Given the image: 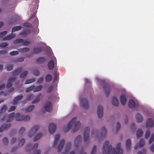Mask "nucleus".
Returning <instances> with one entry per match:
<instances>
[{
	"label": "nucleus",
	"mask_w": 154,
	"mask_h": 154,
	"mask_svg": "<svg viewBox=\"0 0 154 154\" xmlns=\"http://www.w3.org/2000/svg\"><path fill=\"white\" fill-rule=\"evenodd\" d=\"M109 142L106 141L104 143L103 147V154H123V150L120 148L121 144L118 143L116 145V148H112V146L109 145Z\"/></svg>",
	"instance_id": "f257e3e1"
},
{
	"label": "nucleus",
	"mask_w": 154,
	"mask_h": 154,
	"mask_svg": "<svg viewBox=\"0 0 154 154\" xmlns=\"http://www.w3.org/2000/svg\"><path fill=\"white\" fill-rule=\"evenodd\" d=\"M77 118L74 117L70 121L67 125V128L66 131H68L72 127H73V131H75L79 129L81 126V124L79 122H76Z\"/></svg>",
	"instance_id": "f03ea898"
},
{
	"label": "nucleus",
	"mask_w": 154,
	"mask_h": 154,
	"mask_svg": "<svg viewBox=\"0 0 154 154\" xmlns=\"http://www.w3.org/2000/svg\"><path fill=\"white\" fill-rule=\"evenodd\" d=\"M15 118V120L18 121H26L30 119V117L29 116H20V114L19 113H17L16 114Z\"/></svg>",
	"instance_id": "7ed1b4c3"
},
{
	"label": "nucleus",
	"mask_w": 154,
	"mask_h": 154,
	"mask_svg": "<svg viewBox=\"0 0 154 154\" xmlns=\"http://www.w3.org/2000/svg\"><path fill=\"white\" fill-rule=\"evenodd\" d=\"M90 129L89 127H87L85 128L84 130V141L85 142H87L88 141Z\"/></svg>",
	"instance_id": "20e7f679"
},
{
	"label": "nucleus",
	"mask_w": 154,
	"mask_h": 154,
	"mask_svg": "<svg viewBox=\"0 0 154 154\" xmlns=\"http://www.w3.org/2000/svg\"><path fill=\"white\" fill-rule=\"evenodd\" d=\"M39 128V127L37 125L33 126L28 134V137H32L38 130Z\"/></svg>",
	"instance_id": "39448f33"
},
{
	"label": "nucleus",
	"mask_w": 154,
	"mask_h": 154,
	"mask_svg": "<svg viewBox=\"0 0 154 154\" xmlns=\"http://www.w3.org/2000/svg\"><path fill=\"white\" fill-rule=\"evenodd\" d=\"M45 110L48 112H51L52 110L53 106L51 102H47L44 107Z\"/></svg>",
	"instance_id": "423d86ee"
},
{
	"label": "nucleus",
	"mask_w": 154,
	"mask_h": 154,
	"mask_svg": "<svg viewBox=\"0 0 154 154\" xmlns=\"http://www.w3.org/2000/svg\"><path fill=\"white\" fill-rule=\"evenodd\" d=\"M81 104L82 105L83 108L87 109L88 108V103L87 99L85 98H82L80 100Z\"/></svg>",
	"instance_id": "0eeeda50"
},
{
	"label": "nucleus",
	"mask_w": 154,
	"mask_h": 154,
	"mask_svg": "<svg viewBox=\"0 0 154 154\" xmlns=\"http://www.w3.org/2000/svg\"><path fill=\"white\" fill-rule=\"evenodd\" d=\"M82 140V137L81 135L77 136L75 139L74 146L76 148L79 147Z\"/></svg>",
	"instance_id": "6e6552de"
},
{
	"label": "nucleus",
	"mask_w": 154,
	"mask_h": 154,
	"mask_svg": "<svg viewBox=\"0 0 154 154\" xmlns=\"http://www.w3.org/2000/svg\"><path fill=\"white\" fill-rule=\"evenodd\" d=\"M103 88L105 92L106 95L108 96L110 91V86L107 83L104 84Z\"/></svg>",
	"instance_id": "1a4fd4ad"
},
{
	"label": "nucleus",
	"mask_w": 154,
	"mask_h": 154,
	"mask_svg": "<svg viewBox=\"0 0 154 154\" xmlns=\"http://www.w3.org/2000/svg\"><path fill=\"white\" fill-rule=\"evenodd\" d=\"M56 125L53 123H51L49 124L48 127V130L50 134L54 133L56 130Z\"/></svg>",
	"instance_id": "9d476101"
},
{
	"label": "nucleus",
	"mask_w": 154,
	"mask_h": 154,
	"mask_svg": "<svg viewBox=\"0 0 154 154\" xmlns=\"http://www.w3.org/2000/svg\"><path fill=\"white\" fill-rule=\"evenodd\" d=\"M103 108L101 105L98 106L97 109V114L99 118H101L103 116Z\"/></svg>",
	"instance_id": "9b49d317"
},
{
	"label": "nucleus",
	"mask_w": 154,
	"mask_h": 154,
	"mask_svg": "<svg viewBox=\"0 0 154 154\" xmlns=\"http://www.w3.org/2000/svg\"><path fill=\"white\" fill-rule=\"evenodd\" d=\"M11 126V124L10 123L3 124L0 127V132H2L4 130H7Z\"/></svg>",
	"instance_id": "f8f14e48"
},
{
	"label": "nucleus",
	"mask_w": 154,
	"mask_h": 154,
	"mask_svg": "<svg viewBox=\"0 0 154 154\" xmlns=\"http://www.w3.org/2000/svg\"><path fill=\"white\" fill-rule=\"evenodd\" d=\"M146 127H152L154 126V121L151 118L147 119L146 122Z\"/></svg>",
	"instance_id": "ddd939ff"
},
{
	"label": "nucleus",
	"mask_w": 154,
	"mask_h": 154,
	"mask_svg": "<svg viewBox=\"0 0 154 154\" xmlns=\"http://www.w3.org/2000/svg\"><path fill=\"white\" fill-rule=\"evenodd\" d=\"M15 79L16 78L14 77H11L8 79V83L6 85L7 88H9L12 86V83L15 81Z\"/></svg>",
	"instance_id": "4468645a"
},
{
	"label": "nucleus",
	"mask_w": 154,
	"mask_h": 154,
	"mask_svg": "<svg viewBox=\"0 0 154 154\" xmlns=\"http://www.w3.org/2000/svg\"><path fill=\"white\" fill-rule=\"evenodd\" d=\"M65 143L64 139H62L60 142L59 144L57 146V152H61Z\"/></svg>",
	"instance_id": "2eb2a0df"
},
{
	"label": "nucleus",
	"mask_w": 154,
	"mask_h": 154,
	"mask_svg": "<svg viewBox=\"0 0 154 154\" xmlns=\"http://www.w3.org/2000/svg\"><path fill=\"white\" fill-rule=\"evenodd\" d=\"M23 97V95H20L15 97L12 104L14 105H17L18 103V101L19 100H22Z\"/></svg>",
	"instance_id": "dca6fc26"
},
{
	"label": "nucleus",
	"mask_w": 154,
	"mask_h": 154,
	"mask_svg": "<svg viewBox=\"0 0 154 154\" xmlns=\"http://www.w3.org/2000/svg\"><path fill=\"white\" fill-rule=\"evenodd\" d=\"M15 36L14 34L11 33V34H9L8 35L5 36L3 38L2 40L6 41L11 40L14 38Z\"/></svg>",
	"instance_id": "f3484780"
},
{
	"label": "nucleus",
	"mask_w": 154,
	"mask_h": 154,
	"mask_svg": "<svg viewBox=\"0 0 154 154\" xmlns=\"http://www.w3.org/2000/svg\"><path fill=\"white\" fill-rule=\"evenodd\" d=\"M120 101L121 104L122 105H125L126 102V96L125 94H122L120 97Z\"/></svg>",
	"instance_id": "a211bd4d"
},
{
	"label": "nucleus",
	"mask_w": 154,
	"mask_h": 154,
	"mask_svg": "<svg viewBox=\"0 0 154 154\" xmlns=\"http://www.w3.org/2000/svg\"><path fill=\"white\" fill-rule=\"evenodd\" d=\"M22 71V67L19 68L14 70L12 72V74L13 76H16L18 75L19 73H20Z\"/></svg>",
	"instance_id": "6ab92c4d"
},
{
	"label": "nucleus",
	"mask_w": 154,
	"mask_h": 154,
	"mask_svg": "<svg viewBox=\"0 0 154 154\" xmlns=\"http://www.w3.org/2000/svg\"><path fill=\"white\" fill-rule=\"evenodd\" d=\"M136 118L137 122H141L143 120V116L139 113H137L136 115Z\"/></svg>",
	"instance_id": "aec40b11"
},
{
	"label": "nucleus",
	"mask_w": 154,
	"mask_h": 154,
	"mask_svg": "<svg viewBox=\"0 0 154 154\" xmlns=\"http://www.w3.org/2000/svg\"><path fill=\"white\" fill-rule=\"evenodd\" d=\"M46 59L43 57H39L37 58L36 60V62L39 64H42L45 62Z\"/></svg>",
	"instance_id": "412c9836"
},
{
	"label": "nucleus",
	"mask_w": 154,
	"mask_h": 154,
	"mask_svg": "<svg viewBox=\"0 0 154 154\" xmlns=\"http://www.w3.org/2000/svg\"><path fill=\"white\" fill-rule=\"evenodd\" d=\"M128 106L130 108H134L136 105V103L134 101L132 100H130L128 102Z\"/></svg>",
	"instance_id": "4be33fe9"
},
{
	"label": "nucleus",
	"mask_w": 154,
	"mask_h": 154,
	"mask_svg": "<svg viewBox=\"0 0 154 154\" xmlns=\"http://www.w3.org/2000/svg\"><path fill=\"white\" fill-rule=\"evenodd\" d=\"M42 48H34L33 50V53L35 54H38L42 51Z\"/></svg>",
	"instance_id": "5701e85b"
},
{
	"label": "nucleus",
	"mask_w": 154,
	"mask_h": 154,
	"mask_svg": "<svg viewBox=\"0 0 154 154\" xmlns=\"http://www.w3.org/2000/svg\"><path fill=\"white\" fill-rule=\"evenodd\" d=\"M107 132L105 129V127L103 126L102 127L101 133L100 134V136L101 138L105 137Z\"/></svg>",
	"instance_id": "b1692460"
},
{
	"label": "nucleus",
	"mask_w": 154,
	"mask_h": 154,
	"mask_svg": "<svg viewBox=\"0 0 154 154\" xmlns=\"http://www.w3.org/2000/svg\"><path fill=\"white\" fill-rule=\"evenodd\" d=\"M48 69L50 70L53 69L54 67V63L53 60H51L48 63Z\"/></svg>",
	"instance_id": "393cba45"
},
{
	"label": "nucleus",
	"mask_w": 154,
	"mask_h": 154,
	"mask_svg": "<svg viewBox=\"0 0 154 154\" xmlns=\"http://www.w3.org/2000/svg\"><path fill=\"white\" fill-rule=\"evenodd\" d=\"M131 142L130 139H128L126 141V147L128 150H129L131 146Z\"/></svg>",
	"instance_id": "a878e982"
},
{
	"label": "nucleus",
	"mask_w": 154,
	"mask_h": 154,
	"mask_svg": "<svg viewBox=\"0 0 154 154\" xmlns=\"http://www.w3.org/2000/svg\"><path fill=\"white\" fill-rule=\"evenodd\" d=\"M112 103L113 105L116 106H118L119 104L118 100L115 97L112 98Z\"/></svg>",
	"instance_id": "bb28decb"
},
{
	"label": "nucleus",
	"mask_w": 154,
	"mask_h": 154,
	"mask_svg": "<svg viewBox=\"0 0 154 154\" xmlns=\"http://www.w3.org/2000/svg\"><path fill=\"white\" fill-rule=\"evenodd\" d=\"M71 146V144L70 142H69L67 143L66 147V149L65 151L64 152H63L62 153V154H67L68 152V151L70 149Z\"/></svg>",
	"instance_id": "cd10ccee"
},
{
	"label": "nucleus",
	"mask_w": 154,
	"mask_h": 154,
	"mask_svg": "<svg viewBox=\"0 0 154 154\" xmlns=\"http://www.w3.org/2000/svg\"><path fill=\"white\" fill-rule=\"evenodd\" d=\"M41 94H38L35 98V100L32 102V104H35L38 102L40 100Z\"/></svg>",
	"instance_id": "c85d7f7f"
},
{
	"label": "nucleus",
	"mask_w": 154,
	"mask_h": 154,
	"mask_svg": "<svg viewBox=\"0 0 154 154\" xmlns=\"http://www.w3.org/2000/svg\"><path fill=\"white\" fill-rule=\"evenodd\" d=\"M45 79L46 82H50L52 79V76L50 74H48L45 75Z\"/></svg>",
	"instance_id": "c756f323"
},
{
	"label": "nucleus",
	"mask_w": 154,
	"mask_h": 154,
	"mask_svg": "<svg viewBox=\"0 0 154 154\" xmlns=\"http://www.w3.org/2000/svg\"><path fill=\"white\" fill-rule=\"evenodd\" d=\"M60 137V135L57 134L56 135L55 137V140L54 142V146L55 147L57 145V142Z\"/></svg>",
	"instance_id": "7c9ffc66"
},
{
	"label": "nucleus",
	"mask_w": 154,
	"mask_h": 154,
	"mask_svg": "<svg viewBox=\"0 0 154 154\" xmlns=\"http://www.w3.org/2000/svg\"><path fill=\"white\" fill-rule=\"evenodd\" d=\"M22 28L20 26H16L13 27L12 29V33L15 31H18L20 30Z\"/></svg>",
	"instance_id": "2f4dec72"
},
{
	"label": "nucleus",
	"mask_w": 154,
	"mask_h": 154,
	"mask_svg": "<svg viewBox=\"0 0 154 154\" xmlns=\"http://www.w3.org/2000/svg\"><path fill=\"white\" fill-rule=\"evenodd\" d=\"M30 49L28 47H25L20 49L19 51L21 52H26L29 51Z\"/></svg>",
	"instance_id": "473e14b6"
},
{
	"label": "nucleus",
	"mask_w": 154,
	"mask_h": 154,
	"mask_svg": "<svg viewBox=\"0 0 154 154\" xmlns=\"http://www.w3.org/2000/svg\"><path fill=\"white\" fill-rule=\"evenodd\" d=\"M15 114L14 112H12L8 115V119L7 120V122L11 121L13 117L15 116Z\"/></svg>",
	"instance_id": "72a5a7b5"
},
{
	"label": "nucleus",
	"mask_w": 154,
	"mask_h": 154,
	"mask_svg": "<svg viewBox=\"0 0 154 154\" xmlns=\"http://www.w3.org/2000/svg\"><path fill=\"white\" fill-rule=\"evenodd\" d=\"M34 107V105H31L26 109V112H30L32 111Z\"/></svg>",
	"instance_id": "f704fd0d"
},
{
	"label": "nucleus",
	"mask_w": 154,
	"mask_h": 154,
	"mask_svg": "<svg viewBox=\"0 0 154 154\" xmlns=\"http://www.w3.org/2000/svg\"><path fill=\"white\" fill-rule=\"evenodd\" d=\"M28 74L27 71H25L20 75V77L21 78L26 77Z\"/></svg>",
	"instance_id": "c9c22d12"
},
{
	"label": "nucleus",
	"mask_w": 154,
	"mask_h": 154,
	"mask_svg": "<svg viewBox=\"0 0 154 154\" xmlns=\"http://www.w3.org/2000/svg\"><path fill=\"white\" fill-rule=\"evenodd\" d=\"M143 134V131L141 129H138L136 132L137 136L138 137H140L142 136Z\"/></svg>",
	"instance_id": "e433bc0d"
},
{
	"label": "nucleus",
	"mask_w": 154,
	"mask_h": 154,
	"mask_svg": "<svg viewBox=\"0 0 154 154\" xmlns=\"http://www.w3.org/2000/svg\"><path fill=\"white\" fill-rule=\"evenodd\" d=\"M42 88V86L41 85H39L36 87L34 89L33 91L34 92H38L40 91Z\"/></svg>",
	"instance_id": "4c0bfd02"
},
{
	"label": "nucleus",
	"mask_w": 154,
	"mask_h": 154,
	"mask_svg": "<svg viewBox=\"0 0 154 154\" xmlns=\"http://www.w3.org/2000/svg\"><path fill=\"white\" fill-rule=\"evenodd\" d=\"M35 86L34 85H32L30 87L26 88V91L27 93L29 92L30 91H31L34 90Z\"/></svg>",
	"instance_id": "58836bf2"
},
{
	"label": "nucleus",
	"mask_w": 154,
	"mask_h": 154,
	"mask_svg": "<svg viewBox=\"0 0 154 154\" xmlns=\"http://www.w3.org/2000/svg\"><path fill=\"white\" fill-rule=\"evenodd\" d=\"M7 106L6 105H4L0 109V113H4L6 111Z\"/></svg>",
	"instance_id": "ea45409f"
},
{
	"label": "nucleus",
	"mask_w": 154,
	"mask_h": 154,
	"mask_svg": "<svg viewBox=\"0 0 154 154\" xmlns=\"http://www.w3.org/2000/svg\"><path fill=\"white\" fill-rule=\"evenodd\" d=\"M98 135V131H92L91 132V136L92 137H94V135L95 136V137H96V139H97V136Z\"/></svg>",
	"instance_id": "a19ab883"
},
{
	"label": "nucleus",
	"mask_w": 154,
	"mask_h": 154,
	"mask_svg": "<svg viewBox=\"0 0 154 154\" xmlns=\"http://www.w3.org/2000/svg\"><path fill=\"white\" fill-rule=\"evenodd\" d=\"M25 142V139L23 138L21 139L18 143V146L19 147L23 146Z\"/></svg>",
	"instance_id": "79ce46f5"
},
{
	"label": "nucleus",
	"mask_w": 154,
	"mask_h": 154,
	"mask_svg": "<svg viewBox=\"0 0 154 154\" xmlns=\"http://www.w3.org/2000/svg\"><path fill=\"white\" fill-rule=\"evenodd\" d=\"M2 142L4 145L7 146L8 144L9 141L7 138L5 137L3 139Z\"/></svg>",
	"instance_id": "37998d69"
},
{
	"label": "nucleus",
	"mask_w": 154,
	"mask_h": 154,
	"mask_svg": "<svg viewBox=\"0 0 154 154\" xmlns=\"http://www.w3.org/2000/svg\"><path fill=\"white\" fill-rule=\"evenodd\" d=\"M42 136V134L41 133H38L34 138V140L35 141L38 140L39 138H40Z\"/></svg>",
	"instance_id": "c03bdc74"
},
{
	"label": "nucleus",
	"mask_w": 154,
	"mask_h": 154,
	"mask_svg": "<svg viewBox=\"0 0 154 154\" xmlns=\"http://www.w3.org/2000/svg\"><path fill=\"white\" fill-rule=\"evenodd\" d=\"M23 42V39H17L15 40L14 42V43L15 44H17L19 43H21Z\"/></svg>",
	"instance_id": "a18cd8bd"
},
{
	"label": "nucleus",
	"mask_w": 154,
	"mask_h": 154,
	"mask_svg": "<svg viewBox=\"0 0 154 154\" xmlns=\"http://www.w3.org/2000/svg\"><path fill=\"white\" fill-rule=\"evenodd\" d=\"M35 81V80L34 79H27L25 82V84H29L32 82H34Z\"/></svg>",
	"instance_id": "49530a36"
},
{
	"label": "nucleus",
	"mask_w": 154,
	"mask_h": 154,
	"mask_svg": "<svg viewBox=\"0 0 154 154\" xmlns=\"http://www.w3.org/2000/svg\"><path fill=\"white\" fill-rule=\"evenodd\" d=\"M145 144V141L144 139H141L139 142V145L140 147H143Z\"/></svg>",
	"instance_id": "de8ad7c7"
},
{
	"label": "nucleus",
	"mask_w": 154,
	"mask_h": 154,
	"mask_svg": "<svg viewBox=\"0 0 154 154\" xmlns=\"http://www.w3.org/2000/svg\"><path fill=\"white\" fill-rule=\"evenodd\" d=\"M26 99V100L28 101H30L32 100L33 98V95L32 94H30L27 96Z\"/></svg>",
	"instance_id": "09e8293b"
},
{
	"label": "nucleus",
	"mask_w": 154,
	"mask_h": 154,
	"mask_svg": "<svg viewBox=\"0 0 154 154\" xmlns=\"http://www.w3.org/2000/svg\"><path fill=\"white\" fill-rule=\"evenodd\" d=\"M150 135V132L149 130H147L146 131L145 137L146 139H148Z\"/></svg>",
	"instance_id": "8fccbe9b"
},
{
	"label": "nucleus",
	"mask_w": 154,
	"mask_h": 154,
	"mask_svg": "<svg viewBox=\"0 0 154 154\" xmlns=\"http://www.w3.org/2000/svg\"><path fill=\"white\" fill-rule=\"evenodd\" d=\"M23 25L29 28H32L33 27L32 24L29 23H25L23 24Z\"/></svg>",
	"instance_id": "3c124183"
},
{
	"label": "nucleus",
	"mask_w": 154,
	"mask_h": 154,
	"mask_svg": "<svg viewBox=\"0 0 154 154\" xmlns=\"http://www.w3.org/2000/svg\"><path fill=\"white\" fill-rule=\"evenodd\" d=\"M153 141H154V133H153L151 135V137L149 140V143H151Z\"/></svg>",
	"instance_id": "603ef678"
},
{
	"label": "nucleus",
	"mask_w": 154,
	"mask_h": 154,
	"mask_svg": "<svg viewBox=\"0 0 154 154\" xmlns=\"http://www.w3.org/2000/svg\"><path fill=\"white\" fill-rule=\"evenodd\" d=\"M25 131V129L23 127H21L20 129L19 133L20 134H23Z\"/></svg>",
	"instance_id": "864d4df0"
},
{
	"label": "nucleus",
	"mask_w": 154,
	"mask_h": 154,
	"mask_svg": "<svg viewBox=\"0 0 154 154\" xmlns=\"http://www.w3.org/2000/svg\"><path fill=\"white\" fill-rule=\"evenodd\" d=\"M96 150V147L95 146H94L92 149L91 154H95Z\"/></svg>",
	"instance_id": "5fc2aeb1"
},
{
	"label": "nucleus",
	"mask_w": 154,
	"mask_h": 154,
	"mask_svg": "<svg viewBox=\"0 0 154 154\" xmlns=\"http://www.w3.org/2000/svg\"><path fill=\"white\" fill-rule=\"evenodd\" d=\"M19 53L17 51H13L10 53V55L12 56H14L18 54Z\"/></svg>",
	"instance_id": "6e6d98bb"
},
{
	"label": "nucleus",
	"mask_w": 154,
	"mask_h": 154,
	"mask_svg": "<svg viewBox=\"0 0 154 154\" xmlns=\"http://www.w3.org/2000/svg\"><path fill=\"white\" fill-rule=\"evenodd\" d=\"M8 45V44L6 42H3L0 44V47H5Z\"/></svg>",
	"instance_id": "4d7b16f0"
},
{
	"label": "nucleus",
	"mask_w": 154,
	"mask_h": 154,
	"mask_svg": "<svg viewBox=\"0 0 154 154\" xmlns=\"http://www.w3.org/2000/svg\"><path fill=\"white\" fill-rule=\"evenodd\" d=\"M13 68V65H8L6 68L7 70V71H10Z\"/></svg>",
	"instance_id": "13d9d810"
},
{
	"label": "nucleus",
	"mask_w": 154,
	"mask_h": 154,
	"mask_svg": "<svg viewBox=\"0 0 154 154\" xmlns=\"http://www.w3.org/2000/svg\"><path fill=\"white\" fill-rule=\"evenodd\" d=\"M7 33V31H3L0 32V38L6 35Z\"/></svg>",
	"instance_id": "bf43d9fd"
},
{
	"label": "nucleus",
	"mask_w": 154,
	"mask_h": 154,
	"mask_svg": "<svg viewBox=\"0 0 154 154\" xmlns=\"http://www.w3.org/2000/svg\"><path fill=\"white\" fill-rule=\"evenodd\" d=\"M33 74L35 76H38L39 75V72L38 70H35L33 71Z\"/></svg>",
	"instance_id": "052dcab7"
},
{
	"label": "nucleus",
	"mask_w": 154,
	"mask_h": 154,
	"mask_svg": "<svg viewBox=\"0 0 154 154\" xmlns=\"http://www.w3.org/2000/svg\"><path fill=\"white\" fill-rule=\"evenodd\" d=\"M24 57H20L17 59V61L18 62H22L24 61Z\"/></svg>",
	"instance_id": "680f3d73"
},
{
	"label": "nucleus",
	"mask_w": 154,
	"mask_h": 154,
	"mask_svg": "<svg viewBox=\"0 0 154 154\" xmlns=\"http://www.w3.org/2000/svg\"><path fill=\"white\" fill-rule=\"evenodd\" d=\"M16 109V107L14 106H11L10 109L8 111L9 112H11L14 111Z\"/></svg>",
	"instance_id": "e2e57ef3"
},
{
	"label": "nucleus",
	"mask_w": 154,
	"mask_h": 154,
	"mask_svg": "<svg viewBox=\"0 0 154 154\" xmlns=\"http://www.w3.org/2000/svg\"><path fill=\"white\" fill-rule=\"evenodd\" d=\"M8 49H7L5 50L0 51V54H6L8 52Z\"/></svg>",
	"instance_id": "0e129e2a"
},
{
	"label": "nucleus",
	"mask_w": 154,
	"mask_h": 154,
	"mask_svg": "<svg viewBox=\"0 0 154 154\" xmlns=\"http://www.w3.org/2000/svg\"><path fill=\"white\" fill-rule=\"evenodd\" d=\"M34 20V22H35V21H37V19H36V18L35 17V14L34 13L32 15V16L31 17V20H32L33 19Z\"/></svg>",
	"instance_id": "69168bd1"
},
{
	"label": "nucleus",
	"mask_w": 154,
	"mask_h": 154,
	"mask_svg": "<svg viewBox=\"0 0 154 154\" xmlns=\"http://www.w3.org/2000/svg\"><path fill=\"white\" fill-rule=\"evenodd\" d=\"M146 152V150L145 149H143L142 151H140L138 152L137 154H145Z\"/></svg>",
	"instance_id": "338daca9"
},
{
	"label": "nucleus",
	"mask_w": 154,
	"mask_h": 154,
	"mask_svg": "<svg viewBox=\"0 0 154 154\" xmlns=\"http://www.w3.org/2000/svg\"><path fill=\"white\" fill-rule=\"evenodd\" d=\"M33 154H40L41 152L39 150H34L33 151Z\"/></svg>",
	"instance_id": "774afa93"
}]
</instances>
